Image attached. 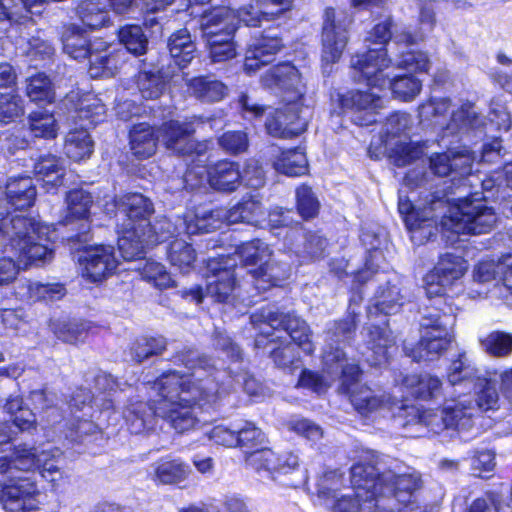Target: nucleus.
Returning <instances> with one entry per match:
<instances>
[{"instance_id": "9", "label": "nucleus", "mask_w": 512, "mask_h": 512, "mask_svg": "<svg viewBox=\"0 0 512 512\" xmlns=\"http://www.w3.org/2000/svg\"><path fill=\"white\" fill-rule=\"evenodd\" d=\"M478 196V192L472 193L469 188L445 201L440 219L442 227L456 234L480 235L492 231L497 222L496 213Z\"/></svg>"}, {"instance_id": "33", "label": "nucleus", "mask_w": 512, "mask_h": 512, "mask_svg": "<svg viewBox=\"0 0 512 512\" xmlns=\"http://www.w3.org/2000/svg\"><path fill=\"white\" fill-rule=\"evenodd\" d=\"M402 387L413 398L424 401L437 400L444 395L441 380L428 373L405 376Z\"/></svg>"}, {"instance_id": "30", "label": "nucleus", "mask_w": 512, "mask_h": 512, "mask_svg": "<svg viewBox=\"0 0 512 512\" xmlns=\"http://www.w3.org/2000/svg\"><path fill=\"white\" fill-rule=\"evenodd\" d=\"M396 402L394 410L391 411L403 428L410 429V433L414 436L425 435V430L433 433L432 415H435V411L421 410L417 406L405 404L397 398Z\"/></svg>"}, {"instance_id": "26", "label": "nucleus", "mask_w": 512, "mask_h": 512, "mask_svg": "<svg viewBox=\"0 0 512 512\" xmlns=\"http://www.w3.org/2000/svg\"><path fill=\"white\" fill-rule=\"evenodd\" d=\"M0 502L8 512H31L38 508L40 495L37 485L29 478L9 485L0 484Z\"/></svg>"}, {"instance_id": "29", "label": "nucleus", "mask_w": 512, "mask_h": 512, "mask_svg": "<svg viewBox=\"0 0 512 512\" xmlns=\"http://www.w3.org/2000/svg\"><path fill=\"white\" fill-rule=\"evenodd\" d=\"M114 206L128 217V224L151 231L149 218L154 212V207L149 198L139 193H130L115 200Z\"/></svg>"}, {"instance_id": "18", "label": "nucleus", "mask_w": 512, "mask_h": 512, "mask_svg": "<svg viewBox=\"0 0 512 512\" xmlns=\"http://www.w3.org/2000/svg\"><path fill=\"white\" fill-rule=\"evenodd\" d=\"M448 381L450 385L463 386L464 390L474 389L476 398L473 401L477 412L496 410L499 407V394L495 384L485 377L478 375V371L467 364L464 355L453 361L449 368Z\"/></svg>"}, {"instance_id": "50", "label": "nucleus", "mask_w": 512, "mask_h": 512, "mask_svg": "<svg viewBox=\"0 0 512 512\" xmlns=\"http://www.w3.org/2000/svg\"><path fill=\"white\" fill-rule=\"evenodd\" d=\"M167 346L163 336L137 338L130 346L129 355L132 361L142 363L144 360L161 354Z\"/></svg>"}, {"instance_id": "7", "label": "nucleus", "mask_w": 512, "mask_h": 512, "mask_svg": "<svg viewBox=\"0 0 512 512\" xmlns=\"http://www.w3.org/2000/svg\"><path fill=\"white\" fill-rule=\"evenodd\" d=\"M62 106L67 110V120L79 125L66 135L65 153L70 159L80 161L93 151V141L87 130L105 119L106 108L95 94L78 91L68 93Z\"/></svg>"}, {"instance_id": "22", "label": "nucleus", "mask_w": 512, "mask_h": 512, "mask_svg": "<svg viewBox=\"0 0 512 512\" xmlns=\"http://www.w3.org/2000/svg\"><path fill=\"white\" fill-rule=\"evenodd\" d=\"M284 47L278 28H269L254 36L245 53L243 70L246 74H255L263 66L275 60L276 55Z\"/></svg>"}, {"instance_id": "25", "label": "nucleus", "mask_w": 512, "mask_h": 512, "mask_svg": "<svg viewBox=\"0 0 512 512\" xmlns=\"http://www.w3.org/2000/svg\"><path fill=\"white\" fill-rule=\"evenodd\" d=\"M83 276L91 282H100L114 273L118 260L111 245L87 247L79 258Z\"/></svg>"}, {"instance_id": "38", "label": "nucleus", "mask_w": 512, "mask_h": 512, "mask_svg": "<svg viewBox=\"0 0 512 512\" xmlns=\"http://www.w3.org/2000/svg\"><path fill=\"white\" fill-rule=\"evenodd\" d=\"M130 149L138 159H146L155 154L159 136L148 123L133 125L129 133Z\"/></svg>"}, {"instance_id": "61", "label": "nucleus", "mask_w": 512, "mask_h": 512, "mask_svg": "<svg viewBox=\"0 0 512 512\" xmlns=\"http://www.w3.org/2000/svg\"><path fill=\"white\" fill-rule=\"evenodd\" d=\"M41 460V451L38 448L29 447L26 444L15 447L12 459L15 470L35 471Z\"/></svg>"}, {"instance_id": "10", "label": "nucleus", "mask_w": 512, "mask_h": 512, "mask_svg": "<svg viewBox=\"0 0 512 512\" xmlns=\"http://www.w3.org/2000/svg\"><path fill=\"white\" fill-rule=\"evenodd\" d=\"M370 259L367 261L365 269L359 271L355 276L354 289L359 290V295L353 293L350 302L356 303L362 300L361 288H374V294L370 299L367 313L369 316L382 313L384 315L396 314L406 302V294L400 282L397 279H390L385 272H380L373 268L372 261L377 258L378 252L376 245L371 243Z\"/></svg>"}, {"instance_id": "43", "label": "nucleus", "mask_w": 512, "mask_h": 512, "mask_svg": "<svg viewBox=\"0 0 512 512\" xmlns=\"http://www.w3.org/2000/svg\"><path fill=\"white\" fill-rule=\"evenodd\" d=\"M188 91L204 103H214L223 100L227 93V86L211 77H195L187 82Z\"/></svg>"}, {"instance_id": "41", "label": "nucleus", "mask_w": 512, "mask_h": 512, "mask_svg": "<svg viewBox=\"0 0 512 512\" xmlns=\"http://www.w3.org/2000/svg\"><path fill=\"white\" fill-rule=\"evenodd\" d=\"M34 173L37 182H42L46 190L50 191L63 184V161L51 154L41 156L34 164Z\"/></svg>"}, {"instance_id": "2", "label": "nucleus", "mask_w": 512, "mask_h": 512, "mask_svg": "<svg viewBox=\"0 0 512 512\" xmlns=\"http://www.w3.org/2000/svg\"><path fill=\"white\" fill-rule=\"evenodd\" d=\"M462 257L445 253L434 269L426 275L425 290L429 304L421 311L420 340L415 347L405 343V354L414 361H431L438 358L452 341L456 323V308L448 301L447 289L466 271Z\"/></svg>"}, {"instance_id": "37", "label": "nucleus", "mask_w": 512, "mask_h": 512, "mask_svg": "<svg viewBox=\"0 0 512 512\" xmlns=\"http://www.w3.org/2000/svg\"><path fill=\"white\" fill-rule=\"evenodd\" d=\"M147 230L139 229L136 225L127 224L118 237V249L124 260L141 257L147 245L152 244Z\"/></svg>"}, {"instance_id": "44", "label": "nucleus", "mask_w": 512, "mask_h": 512, "mask_svg": "<svg viewBox=\"0 0 512 512\" xmlns=\"http://www.w3.org/2000/svg\"><path fill=\"white\" fill-rule=\"evenodd\" d=\"M167 46L171 58L180 68L186 67L195 57L196 45L185 28L174 32L169 37Z\"/></svg>"}, {"instance_id": "51", "label": "nucleus", "mask_w": 512, "mask_h": 512, "mask_svg": "<svg viewBox=\"0 0 512 512\" xmlns=\"http://www.w3.org/2000/svg\"><path fill=\"white\" fill-rule=\"evenodd\" d=\"M266 346L270 348V357L277 367L291 370L300 368L294 347L290 343L284 344L281 336L269 339Z\"/></svg>"}, {"instance_id": "63", "label": "nucleus", "mask_w": 512, "mask_h": 512, "mask_svg": "<svg viewBox=\"0 0 512 512\" xmlns=\"http://www.w3.org/2000/svg\"><path fill=\"white\" fill-rule=\"evenodd\" d=\"M237 428V446L254 447L260 445L265 440L262 430L249 421H239L236 423Z\"/></svg>"}, {"instance_id": "20", "label": "nucleus", "mask_w": 512, "mask_h": 512, "mask_svg": "<svg viewBox=\"0 0 512 512\" xmlns=\"http://www.w3.org/2000/svg\"><path fill=\"white\" fill-rule=\"evenodd\" d=\"M351 19L333 8H326L322 28V62L326 67L336 63L348 42V27Z\"/></svg>"}, {"instance_id": "60", "label": "nucleus", "mask_w": 512, "mask_h": 512, "mask_svg": "<svg viewBox=\"0 0 512 512\" xmlns=\"http://www.w3.org/2000/svg\"><path fill=\"white\" fill-rule=\"evenodd\" d=\"M27 96L33 102L50 103L54 99V90L50 79L42 73L32 76L26 88Z\"/></svg>"}, {"instance_id": "5", "label": "nucleus", "mask_w": 512, "mask_h": 512, "mask_svg": "<svg viewBox=\"0 0 512 512\" xmlns=\"http://www.w3.org/2000/svg\"><path fill=\"white\" fill-rule=\"evenodd\" d=\"M262 85L276 94H282L286 105L276 109L266 120V129L274 137L292 138L303 133L307 120L300 115L299 102L304 96L305 85L297 68L291 63H281L261 76Z\"/></svg>"}, {"instance_id": "8", "label": "nucleus", "mask_w": 512, "mask_h": 512, "mask_svg": "<svg viewBox=\"0 0 512 512\" xmlns=\"http://www.w3.org/2000/svg\"><path fill=\"white\" fill-rule=\"evenodd\" d=\"M392 60L384 49H370L369 52L356 54L351 58L356 81L366 82L368 86L389 87L393 96L402 101H412L421 91L422 82L412 75L396 76L390 79L385 70Z\"/></svg>"}, {"instance_id": "36", "label": "nucleus", "mask_w": 512, "mask_h": 512, "mask_svg": "<svg viewBox=\"0 0 512 512\" xmlns=\"http://www.w3.org/2000/svg\"><path fill=\"white\" fill-rule=\"evenodd\" d=\"M484 124L483 117L470 102L463 103L452 112L450 121L444 128V135L465 134L470 130L479 129Z\"/></svg>"}, {"instance_id": "49", "label": "nucleus", "mask_w": 512, "mask_h": 512, "mask_svg": "<svg viewBox=\"0 0 512 512\" xmlns=\"http://www.w3.org/2000/svg\"><path fill=\"white\" fill-rule=\"evenodd\" d=\"M273 255L269 245L260 239H254L238 246L233 255L236 261L239 259L245 265H262Z\"/></svg>"}, {"instance_id": "57", "label": "nucleus", "mask_w": 512, "mask_h": 512, "mask_svg": "<svg viewBox=\"0 0 512 512\" xmlns=\"http://www.w3.org/2000/svg\"><path fill=\"white\" fill-rule=\"evenodd\" d=\"M51 329L58 339L70 344L84 340L87 335V325L76 320L54 321Z\"/></svg>"}, {"instance_id": "3", "label": "nucleus", "mask_w": 512, "mask_h": 512, "mask_svg": "<svg viewBox=\"0 0 512 512\" xmlns=\"http://www.w3.org/2000/svg\"><path fill=\"white\" fill-rule=\"evenodd\" d=\"M355 329L356 323L352 317L328 326L322 353L323 369L331 378H340L339 391L348 395L359 414L369 416L375 412L394 410L396 397L360 384L362 371L359 365L354 361L348 362L346 358L343 349L353 339Z\"/></svg>"}, {"instance_id": "24", "label": "nucleus", "mask_w": 512, "mask_h": 512, "mask_svg": "<svg viewBox=\"0 0 512 512\" xmlns=\"http://www.w3.org/2000/svg\"><path fill=\"white\" fill-rule=\"evenodd\" d=\"M337 96L341 109L351 113L353 122L359 126L376 123L378 110L384 106L380 96L368 91L351 90Z\"/></svg>"}, {"instance_id": "34", "label": "nucleus", "mask_w": 512, "mask_h": 512, "mask_svg": "<svg viewBox=\"0 0 512 512\" xmlns=\"http://www.w3.org/2000/svg\"><path fill=\"white\" fill-rule=\"evenodd\" d=\"M366 346L371 355H367V361L372 366H381L386 363L389 356V349L393 346V340L387 328L380 326H368L362 332Z\"/></svg>"}, {"instance_id": "12", "label": "nucleus", "mask_w": 512, "mask_h": 512, "mask_svg": "<svg viewBox=\"0 0 512 512\" xmlns=\"http://www.w3.org/2000/svg\"><path fill=\"white\" fill-rule=\"evenodd\" d=\"M412 117L404 112H395L387 117L380 137L391 162L403 167L412 164L424 154V146L409 138L412 128Z\"/></svg>"}, {"instance_id": "23", "label": "nucleus", "mask_w": 512, "mask_h": 512, "mask_svg": "<svg viewBox=\"0 0 512 512\" xmlns=\"http://www.w3.org/2000/svg\"><path fill=\"white\" fill-rule=\"evenodd\" d=\"M195 123H205L203 116H193L185 122L170 120L162 124L159 129V139L165 147L178 155L200 154L203 150L201 144H195L191 135L195 131Z\"/></svg>"}, {"instance_id": "15", "label": "nucleus", "mask_w": 512, "mask_h": 512, "mask_svg": "<svg viewBox=\"0 0 512 512\" xmlns=\"http://www.w3.org/2000/svg\"><path fill=\"white\" fill-rule=\"evenodd\" d=\"M221 212L213 213L207 207H199L196 211H187L183 217H176L174 221L162 219L151 231L147 232L152 243H162L171 238L179 239L181 235H195L198 233H209L217 229L220 223Z\"/></svg>"}, {"instance_id": "58", "label": "nucleus", "mask_w": 512, "mask_h": 512, "mask_svg": "<svg viewBox=\"0 0 512 512\" xmlns=\"http://www.w3.org/2000/svg\"><path fill=\"white\" fill-rule=\"evenodd\" d=\"M93 202L92 194L82 188L73 189L66 194L68 213L74 218L87 219Z\"/></svg>"}, {"instance_id": "17", "label": "nucleus", "mask_w": 512, "mask_h": 512, "mask_svg": "<svg viewBox=\"0 0 512 512\" xmlns=\"http://www.w3.org/2000/svg\"><path fill=\"white\" fill-rule=\"evenodd\" d=\"M207 270L206 293L217 302L229 303L235 297L244 300L241 291L243 285L250 284L248 281L241 283L237 278L244 271L243 267L236 266L235 257L220 256L209 259Z\"/></svg>"}, {"instance_id": "54", "label": "nucleus", "mask_w": 512, "mask_h": 512, "mask_svg": "<svg viewBox=\"0 0 512 512\" xmlns=\"http://www.w3.org/2000/svg\"><path fill=\"white\" fill-rule=\"evenodd\" d=\"M30 132L34 137L53 139L57 136L58 126L52 112L38 109L28 118Z\"/></svg>"}, {"instance_id": "6", "label": "nucleus", "mask_w": 512, "mask_h": 512, "mask_svg": "<svg viewBox=\"0 0 512 512\" xmlns=\"http://www.w3.org/2000/svg\"><path fill=\"white\" fill-rule=\"evenodd\" d=\"M474 155L467 148L459 150L449 149L443 153H435L429 157V167L431 173L435 176L446 177L451 175L452 178L447 181L434 180L423 166H417L409 170L404 179L403 184L411 189L423 188L429 186V190L436 188L435 191L448 202L451 197L459 194V192L468 191L472 184L470 176L472 172V164Z\"/></svg>"}, {"instance_id": "1", "label": "nucleus", "mask_w": 512, "mask_h": 512, "mask_svg": "<svg viewBox=\"0 0 512 512\" xmlns=\"http://www.w3.org/2000/svg\"><path fill=\"white\" fill-rule=\"evenodd\" d=\"M172 361L183 365L189 372L163 373L152 385L157 399L149 402L131 403L123 412L128 428L133 434L154 429L158 418L167 421L178 433L196 427L202 420L199 410L213 409L227 392L220 387L214 376V365L197 350L184 348L178 351ZM203 419V422H207Z\"/></svg>"}, {"instance_id": "13", "label": "nucleus", "mask_w": 512, "mask_h": 512, "mask_svg": "<svg viewBox=\"0 0 512 512\" xmlns=\"http://www.w3.org/2000/svg\"><path fill=\"white\" fill-rule=\"evenodd\" d=\"M252 325L260 330L255 340L257 348L264 346V339L273 336L271 330L282 329L291 340L305 353L311 354L314 345L311 341V331L307 323L293 313H283L272 307L262 308L250 317Z\"/></svg>"}, {"instance_id": "53", "label": "nucleus", "mask_w": 512, "mask_h": 512, "mask_svg": "<svg viewBox=\"0 0 512 512\" xmlns=\"http://www.w3.org/2000/svg\"><path fill=\"white\" fill-rule=\"evenodd\" d=\"M42 0H0V21L20 22L28 18V14L40 13L36 10Z\"/></svg>"}, {"instance_id": "40", "label": "nucleus", "mask_w": 512, "mask_h": 512, "mask_svg": "<svg viewBox=\"0 0 512 512\" xmlns=\"http://www.w3.org/2000/svg\"><path fill=\"white\" fill-rule=\"evenodd\" d=\"M62 43L64 52L76 60L87 57L90 60L94 50L103 45L101 41L91 43L87 34L75 26L65 31L62 36Z\"/></svg>"}, {"instance_id": "21", "label": "nucleus", "mask_w": 512, "mask_h": 512, "mask_svg": "<svg viewBox=\"0 0 512 512\" xmlns=\"http://www.w3.org/2000/svg\"><path fill=\"white\" fill-rule=\"evenodd\" d=\"M246 463L262 478L278 480L300 468L299 457L292 451L276 453L270 448L256 450L246 457Z\"/></svg>"}, {"instance_id": "11", "label": "nucleus", "mask_w": 512, "mask_h": 512, "mask_svg": "<svg viewBox=\"0 0 512 512\" xmlns=\"http://www.w3.org/2000/svg\"><path fill=\"white\" fill-rule=\"evenodd\" d=\"M420 195L423 196V202L414 205L412 199L400 190L398 210L411 233V239L423 243L437 234L445 201L438 191H428L427 188Z\"/></svg>"}, {"instance_id": "42", "label": "nucleus", "mask_w": 512, "mask_h": 512, "mask_svg": "<svg viewBox=\"0 0 512 512\" xmlns=\"http://www.w3.org/2000/svg\"><path fill=\"white\" fill-rule=\"evenodd\" d=\"M8 203L16 210L29 208L36 197V186L28 177L10 178L6 184Z\"/></svg>"}, {"instance_id": "62", "label": "nucleus", "mask_w": 512, "mask_h": 512, "mask_svg": "<svg viewBox=\"0 0 512 512\" xmlns=\"http://www.w3.org/2000/svg\"><path fill=\"white\" fill-rule=\"evenodd\" d=\"M142 278L151 282L159 289H166L172 286L173 281L164 265L153 260H147L143 267L139 268Z\"/></svg>"}, {"instance_id": "45", "label": "nucleus", "mask_w": 512, "mask_h": 512, "mask_svg": "<svg viewBox=\"0 0 512 512\" xmlns=\"http://www.w3.org/2000/svg\"><path fill=\"white\" fill-rule=\"evenodd\" d=\"M107 7L106 0H83L76 7V14L86 27L98 29L110 20Z\"/></svg>"}, {"instance_id": "47", "label": "nucleus", "mask_w": 512, "mask_h": 512, "mask_svg": "<svg viewBox=\"0 0 512 512\" xmlns=\"http://www.w3.org/2000/svg\"><path fill=\"white\" fill-rule=\"evenodd\" d=\"M169 75L160 69L141 70L137 76V87L145 99L159 98L166 88Z\"/></svg>"}, {"instance_id": "16", "label": "nucleus", "mask_w": 512, "mask_h": 512, "mask_svg": "<svg viewBox=\"0 0 512 512\" xmlns=\"http://www.w3.org/2000/svg\"><path fill=\"white\" fill-rule=\"evenodd\" d=\"M375 467L356 463L350 469L351 493L343 494L336 499L333 512H373L377 497L375 479Z\"/></svg>"}, {"instance_id": "32", "label": "nucleus", "mask_w": 512, "mask_h": 512, "mask_svg": "<svg viewBox=\"0 0 512 512\" xmlns=\"http://www.w3.org/2000/svg\"><path fill=\"white\" fill-rule=\"evenodd\" d=\"M391 28L392 20L390 17L375 25L365 39V42L368 43L367 52H369L370 49H384L387 52L385 45L391 39L395 44L404 45L407 47L416 44L417 41L421 38L419 35L413 34L406 29H402L401 31L395 29L392 33Z\"/></svg>"}, {"instance_id": "4", "label": "nucleus", "mask_w": 512, "mask_h": 512, "mask_svg": "<svg viewBox=\"0 0 512 512\" xmlns=\"http://www.w3.org/2000/svg\"><path fill=\"white\" fill-rule=\"evenodd\" d=\"M43 229L23 215L8 213L0 218V252L9 254L0 258V287L16 280L21 264L45 263L52 258L53 250L44 243L48 239L43 238Z\"/></svg>"}, {"instance_id": "27", "label": "nucleus", "mask_w": 512, "mask_h": 512, "mask_svg": "<svg viewBox=\"0 0 512 512\" xmlns=\"http://www.w3.org/2000/svg\"><path fill=\"white\" fill-rule=\"evenodd\" d=\"M205 42L217 39H233L237 30V17L233 9L216 7L206 11L199 20Z\"/></svg>"}, {"instance_id": "35", "label": "nucleus", "mask_w": 512, "mask_h": 512, "mask_svg": "<svg viewBox=\"0 0 512 512\" xmlns=\"http://www.w3.org/2000/svg\"><path fill=\"white\" fill-rule=\"evenodd\" d=\"M191 470L181 459H161L150 466L149 476L156 484L176 485L185 481Z\"/></svg>"}, {"instance_id": "48", "label": "nucleus", "mask_w": 512, "mask_h": 512, "mask_svg": "<svg viewBox=\"0 0 512 512\" xmlns=\"http://www.w3.org/2000/svg\"><path fill=\"white\" fill-rule=\"evenodd\" d=\"M273 166L276 171L291 177L304 175L308 170L305 153L300 148L282 151Z\"/></svg>"}, {"instance_id": "55", "label": "nucleus", "mask_w": 512, "mask_h": 512, "mask_svg": "<svg viewBox=\"0 0 512 512\" xmlns=\"http://www.w3.org/2000/svg\"><path fill=\"white\" fill-rule=\"evenodd\" d=\"M481 349L493 357H507L512 353V334L493 331L479 337Z\"/></svg>"}, {"instance_id": "64", "label": "nucleus", "mask_w": 512, "mask_h": 512, "mask_svg": "<svg viewBox=\"0 0 512 512\" xmlns=\"http://www.w3.org/2000/svg\"><path fill=\"white\" fill-rule=\"evenodd\" d=\"M89 72L92 77L100 75H112L118 67L117 56L106 50L95 53L91 56Z\"/></svg>"}, {"instance_id": "31", "label": "nucleus", "mask_w": 512, "mask_h": 512, "mask_svg": "<svg viewBox=\"0 0 512 512\" xmlns=\"http://www.w3.org/2000/svg\"><path fill=\"white\" fill-rule=\"evenodd\" d=\"M207 179L210 187L216 191L234 192L242 183L240 164L230 160L218 161L208 167Z\"/></svg>"}, {"instance_id": "52", "label": "nucleus", "mask_w": 512, "mask_h": 512, "mask_svg": "<svg viewBox=\"0 0 512 512\" xmlns=\"http://www.w3.org/2000/svg\"><path fill=\"white\" fill-rule=\"evenodd\" d=\"M167 257L172 266L185 273L195 262L196 253L191 243L183 239H174L167 247Z\"/></svg>"}, {"instance_id": "59", "label": "nucleus", "mask_w": 512, "mask_h": 512, "mask_svg": "<svg viewBox=\"0 0 512 512\" xmlns=\"http://www.w3.org/2000/svg\"><path fill=\"white\" fill-rule=\"evenodd\" d=\"M119 40L125 48L134 55L145 53L148 39L138 25H127L120 29Z\"/></svg>"}, {"instance_id": "39", "label": "nucleus", "mask_w": 512, "mask_h": 512, "mask_svg": "<svg viewBox=\"0 0 512 512\" xmlns=\"http://www.w3.org/2000/svg\"><path fill=\"white\" fill-rule=\"evenodd\" d=\"M210 210L213 213H222L217 229L220 228L223 218H226L229 223L244 222L254 225L263 216L262 204L257 196L244 197L241 202L226 212L221 209Z\"/></svg>"}, {"instance_id": "28", "label": "nucleus", "mask_w": 512, "mask_h": 512, "mask_svg": "<svg viewBox=\"0 0 512 512\" xmlns=\"http://www.w3.org/2000/svg\"><path fill=\"white\" fill-rule=\"evenodd\" d=\"M284 255H272L257 269L248 272V282L258 292L266 291L271 287L280 286L290 276L291 266L282 257Z\"/></svg>"}, {"instance_id": "19", "label": "nucleus", "mask_w": 512, "mask_h": 512, "mask_svg": "<svg viewBox=\"0 0 512 512\" xmlns=\"http://www.w3.org/2000/svg\"><path fill=\"white\" fill-rule=\"evenodd\" d=\"M477 408L470 397L463 396L457 400L446 401L442 410L432 415L433 434L452 430L460 437L474 428Z\"/></svg>"}, {"instance_id": "46", "label": "nucleus", "mask_w": 512, "mask_h": 512, "mask_svg": "<svg viewBox=\"0 0 512 512\" xmlns=\"http://www.w3.org/2000/svg\"><path fill=\"white\" fill-rule=\"evenodd\" d=\"M93 403L101 410L114 409L113 394L119 386L117 380L109 373L98 371L94 376Z\"/></svg>"}, {"instance_id": "14", "label": "nucleus", "mask_w": 512, "mask_h": 512, "mask_svg": "<svg viewBox=\"0 0 512 512\" xmlns=\"http://www.w3.org/2000/svg\"><path fill=\"white\" fill-rule=\"evenodd\" d=\"M375 467L376 503L378 509L401 512V508L412 503L414 492L419 488L420 478L414 474L397 475L392 470L382 471L379 463H364Z\"/></svg>"}, {"instance_id": "56", "label": "nucleus", "mask_w": 512, "mask_h": 512, "mask_svg": "<svg viewBox=\"0 0 512 512\" xmlns=\"http://www.w3.org/2000/svg\"><path fill=\"white\" fill-rule=\"evenodd\" d=\"M326 247V238L318 233L308 232L303 234V243L296 247L295 253L300 258V263H305L323 257Z\"/></svg>"}]
</instances>
